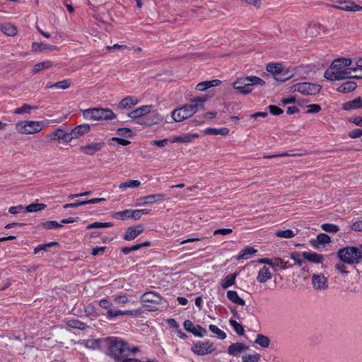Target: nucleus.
<instances>
[{
  "mask_svg": "<svg viewBox=\"0 0 362 362\" xmlns=\"http://www.w3.org/2000/svg\"><path fill=\"white\" fill-rule=\"evenodd\" d=\"M108 344V354L116 361L122 362L130 354L139 351L137 346L130 348L129 344L122 339L115 337H109L106 339Z\"/></svg>",
  "mask_w": 362,
  "mask_h": 362,
  "instance_id": "obj_1",
  "label": "nucleus"
},
{
  "mask_svg": "<svg viewBox=\"0 0 362 362\" xmlns=\"http://www.w3.org/2000/svg\"><path fill=\"white\" fill-rule=\"evenodd\" d=\"M350 59H335L324 73V77L329 81H339L351 78V71L347 67L351 65Z\"/></svg>",
  "mask_w": 362,
  "mask_h": 362,
  "instance_id": "obj_2",
  "label": "nucleus"
},
{
  "mask_svg": "<svg viewBox=\"0 0 362 362\" xmlns=\"http://www.w3.org/2000/svg\"><path fill=\"white\" fill-rule=\"evenodd\" d=\"M206 98L202 97H196L192 100V103L195 104H187L180 108L175 109L172 112V117L175 122H182L195 114L200 107H203V103Z\"/></svg>",
  "mask_w": 362,
  "mask_h": 362,
  "instance_id": "obj_3",
  "label": "nucleus"
},
{
  "mask_svg": "<svg viewBox=\"0 0 362 362\" xmlns=\"http://www.w3.org/2000/svg\"><path fill=\"white\" fill-rule=\"evenodd\" d=\"M255 85L262 86L265 85V81L256 76L240 77L233 83V88L239 93L248 95L252 93V86Z\"/></svg>",
  "mask_w": 362,
  "mask_h": 362,
  "instance_id": "obj_4",
  "label": "nucleus"
},
{
  "mask_svg": "<svg viewBox=\"0 0 362 362\" xmlns=\"http://www.w3.org/2000/svg\"><path fill=\"white\" fill-rule=\"evenodd\" d=\"M361 250L358 247L346 246L340 248L337 252V257L343 263L356 265L362 262V252Z\"/></svg>",
  "mask_w": 362,
  "mask_h": 362,
  "instance_id": "obj_5",
  "label": "nucleus"
},
{
  "mask_svg": "<svg viewBox=\"0 0 362 362\" xmlns=\"http://www.w3.org/2000/svg\"><path fill=\"white\" fill-rule=\"evenodd\" d=\"M86 119L95 121L112 120L116 118V115L109 108H88L83 111Z\"/></svg>",
  "mask_w": 362,
  "mask_h": 362,
  "instance_id": "obj_6",
  "label": "nucleus"
},
{
  "mask_svg": "<svg viewBox=\"0 0 362 362\" xmlns=\"http://www.w3.org/2000/svg\"><path fill=\"white\" fill-rule=\"evenodd\" d=\"M43 128V122L22 121L16 124V131L22 134H32L40 132Z\"/></svg>",
  "mask_w": 362,
  "mask_h": 362,
  "instance_id": "obj_7",
  "label": "nucleus"
},
{
  "mask_svg": "<svg viewBox=\"0 0 362 362\" xmlns=\"http://www.w3.org/2000/svg\"><path fill=\"white\" fill-rule=\"evenodd\" d=\"M295 91H298L305 95H315L320 93L321 86L315 83L303 82L293 86Z\"/></svg>",
  "mask_w": 362,
  "mask_h": 362,
  "instance_id": "obj_8",
  "label": "nucleus"
},
{
  "mask_svg": "<svg viewBox=\"0 0 362 362\" xmlns=\"http://www.w3.org/2000/svg\"><path fill=\"white\" fill-rule=\"evenodd\" d=\"M216 349L214 344L209 341H199L194 344L192 348V351L198 356H204L214 352Z\"/></svg>",
  "mask_w": 362,
  "mask_h": 362,
  "instance_id": "obj_9",
  "label": "nucleus"
},
{
  "mask_svg": "<svg viewBox=\"0 0 362 362\" xmlns=\"http://www.w3.org/2000/svg\"><path fill=\"white\" fill-rule=\"evenodd\" d=\"M332 7L347 12L361 11L362 6L351 0H337L333 2Z\"/></svg>",
  "mask_w": 362,
  "mask_h": 362,
  "instance_id": "obj_10",
  "label": "nucleus"
},
{
  "mask_svg": "<svg viewBox=\"0 0 362 362\" xmlns=\"http://www.w3.org/2000/svg\"><path fill=\"white\" fill-rule=\"evenodd\" d=\"M47 136L51 140L63 141L65 143H69L72 141V137L70 136V132H65L62 128H57L49 132Z\"/></svg>",
  "mask_w": 362,
  "mask_h": 362,
  "instance_id": "obj_11",
  "label": "nucleus"
},
{
  "mask_svg": "<svg viewBox=\"0 0 362 362\" xmlns=\"http://www.w3.org/2000/svg\"><path fill=\"white\" fill-rule=\"evenodd\" d=\"M185 329L193 334L196 337H202L206 334V330L199 325H194L193 322L189 320H187L183 323Z\"/></svg>",
  "mask_w": 362,
  "mask_h": 362,
  "instance_id": "obj_12",
  "label": "nucleus"
},
{
  "mask_svg": "<svg viewBox=\"0 0 362 362\" xmlns=\"http://www.w3.org/2000/svg\"><path fill=\"white\" fill-rule=\"evenodd\" d=\"M164 198L165 195L161 193L142 197L136 199V206L153 204L163 200Z\"/></svg>",
  "mask_w": 362,
  "mask_h": 362,
  "instance_id": "obj_13",
  "label": "nucleus"
},
{
  "mask_svg": "<svg viewBox=\"0 0 362 362\" xmlns=\"http://www.w3.org/2000/svg\"><path fill=\"white\" fill-rule=\"evenodd\" d=\"M144 230V226L139 224L135 226H131L126 229L125 233L123 236L124 240L130 241L135 239L138 235L142 233Z\"/></svg>",
  "mask_w": 362,
  "mask_h": 362,
  "instance_id": "obj_14",
  "label": "nucleus"
},
{
  "mask_svg": "<svg viewBox=\"0 0 362 362\" xmlns=\"http://www.w3.org/2000/svg\"><path fill=\"white\" fill-rule=\"evenodd\" d=\"M142 313V309H136V310H110L107 313V318L108 320H112L118 316L120 315H130V316H137L141 315Z\"/></svg>",
  "mask_w": 362,
  "mask_h": 362,
  "instance_id": "obj_15",
  "label": "nucleus"
},
{
  "mask_svg": "<svg viewBox=\"0 0 362 362\" xmlns=\"http://www.w3.org/2000/svg\"><path fill=\"white\" fill-rule=\"evenodd\" d=\"M162 297L157 292L150 291L145 292L141 296V301L144 303H151L155 305H160L162 302Z\"/></svg>",
  "mask_w": 362,
  "mask_h": 362,
  "instance_id": "obj_16",
  "label": "nucleus"
},
{
  "mask_svg": "<svg viewBox=\"0 0 362 362\" xmlns=\"http://www.w3.org/2000/svg\"><path fill=\"white\" fill-rule=\"evenodd\" d=\"M105 146V142H93L86 146H81L80 151L83 152L86 155L93 156L96 152L102 150Z\"/></svg>",
  "mask_w": 362,
  "mask_h": 362,
  "instance_id": "obj_17",
  "label": "nucleus"
},
{
  "mask_svg": "<svg viewBox=\"0 0 362 362\" xmlns=\"http://www.w3.org/2000/svg\"><path fill=\"white\" fill-rule=\"evenodd\" d=\"M249 349V346L242 342H236L231 344L227 349L228 355L232 356H238L240 354L243 353Z\"/></svg>",
  "mask_w": 362,
  "mask_h": 362,
  "instance_id": "obj_18",
  "label": "nucleus"
},
{
  "mask_svg": "<svg viewBox=\"0 0 362 362\" xmlns=\"http://www.w3.org/2000/svg\"><path fill=\"white\" fill-rule=\"evenodd\" d=\"M114 218L126 220L128 218H132L134 220H139V215L137 209H126L124 211H120L115 212L113 216Z\"/></svg>",
  "mask_w": 362,
  "mask_h": 362,
  "instance_id": "obj_19",
  "label": "nucleus"
},
{
  "mask_svg": "<svg viewBox=\"0 0 362 362\" xmlns=\"http://www.w3.org/2000/svg\"><path fill=\"white\" fill-rule=\"evenodd\" d=\"M312 284L314 288L317 290H324L328 287L327 279L323 274H313L312 276Z\"/></svg>",
  "mask_w": 362,
  "mask_h": 362,
  "instance_id": "obj_20",
  "label": "nucleus"
},
{
  "mask_svg": "<svg viewBox=\"0 0 362 362\" xmlns=\"http://www.w3.org/2000/svg\"><path fill=\"white\" fill-rule=\"evenodd\" d=\"M199 137V134L197 133H186L182 134L180 136H175L170 139L171 143H185L188 144L192 142L194 139H197Z\"/></svg>",
  "mask_w": 362,
  "mask_h": 362,
  "instance_id": "obj_21",
  "label": "nucleus"
},
{
  "mask_svg": "<svg viewBox=\"0 0 362 362\" xmlns=\"http://www.w3.org/2000/svg\"><path fill=\"white\" fill-rule=\"evenodd\" d=\"M90 127L88 124H82L76 126L70 131V136L72 137V140L78 139L82 135L87 134L90 132Z\"/></svg>",
  "mask_w": 362,
  "mask_h": 362,
  "instance_id": "obj_22",
  "label": "nucleus"
},
{
  "mask_svg": "<svg viewBox=\"0 0 362 362\" xmlns=\"http://www.w3.org/2000/svg\"><path fill=\"white\" fill-rule=\"evenodd\" d=\"M151 105H142L128 113V117L132 119L141 118L151 112Z\"/></svg>",
  "mask_w": 362,
  "mask_h": 362,
  "instance_id": "obj_23",
  "label": "nucleus"
},
{
  "mask_svg": "<svg viewBox=\"0 0 362 362\" xmlns=\"http://www.w3.org/2000/svg\"><path fill=\"white\" fill-rule=\"evenodd\" d=\"M163 120V117H161L157 112L150 113L147 117L142 119V121H138L137 123L143 124L146 126H152L156 124H158L160 122Z\"/></svg>",
  "mask_w": 362,
  "mask_h": 362,
  "instance_id": "obj_24",
  "label": "nucleus"
},
{
  "mask_svg": "<svg viewBox=\"0 0 362 362\" xmlns=\"http://www.w3.org/2000/svg\"><path fill=\"white\" fill-rule=\"evenodd\" d=\"M32 47L33 50L35 51H40L44 52H53L59 49L57 46L49 45L46 42H35L33 43Z\"/></svg>",
  "mask_w": 362,
  "mask_h": 362,
  "instance_id": "obj_25",
  "label": "nucleus"
},
{
  "mask_svg": "<svg viewBox=\"0 0 362 362\" xmlns=\"http://www.w3.org/2000/svg\"><path fill=\"white\" fill-rule=\"evenodd\" d=\"M331 242L330 237L326 233H320L317 236V239H311L310 243L311 245L315 248H319L320 245H325Z\"/></svg>",
  "mask_w": 362,
  "mask_h": 362,
  "instance_id": "obj_26",
  "label": "nucleus"
},
{
  "mask_svg": "<svg viewBox=\"0 0 362 362\" xmlns=\"http://www.w3.org/2000/svg\"><path fill=\"white\" fill-rule=\"evenodd\" d=\"M341 108L346 111H351L361 108V97L358 96L352 100L343 103Z\"/></svg>",
  "mask_w": 362,
  "mask_h": 362,
  "instance_id": "obj_27",
  "label": "nucleus"
},
{
  "mask_svg": "<svg viewBox=\"0 0 362 362\" xmlns=\"http://www.w3.org/2000/svg\"><path fill=\"white\" fill-rule=\"evenodd\" d=\"M302 255L304 259H307L310 262L320 264L322 263L324 260L323 255L318 254L317 252H303Z\"/></svg>",
  "mask_w": 362,
  "mask_h": 362,
  "instance_id": "obj_28",
  "label": "nucleus"
},
{
  "mask_svg": "<svg viewBox=\"0 0 362 362\" xmlns=\"http://www.w3.org/2000/svg\"><path fill=\"white\" fill-rule=\"evenodd\" d=\"M138 99L133 96H127L123 98L117 105L119 109H127L136 105Z\"/></svg>",
  "mask_w": 362,
  "mask_h": 362,
  "instance_id": "obj_29",
  "label": "nucleus"
},
{
  "mask_svg": "<svg viewBox=\"0 0 362 362\" xmlns=\"http://www.w3.org/2000/svg\"><path fill=\"white\" fill-rule=\"evenodd\" d=\"M272 277V275L269 269L264 266L259 269L257 280L259 283H265L269 279H271Z\"/></svg>",
  "mask_w": 362,
  "mask_h": 362,
  "instance_id": "obj_30",
  "label": "nucleus"
},
{
  "mask_svg": "<svg viewBox=\"0 0 362 362\" xmlns=\"http://www.w3.org/2000/svg\"><path fill=\"white\" fill-rule=\"evenodd\" d=\"M257 252V250L256 249H255L254 247H250V246H247V247H245L244 249H243L238 256L237 257V259L238 260H240L241 259H250L253 255H255L256 252Z\"/></svg>",
  "mask_w": 362,
  "mask_h": 362,
  "instance_id": "obj_31",
  "label": "nucleus"
},
{
  "mask_svg": "<svg viewBox=\"0 0 362 362\" xmlns=\"http://www.w3.org/2000/svg\"><path fill=\"white\" fill-rule=\"evenodd\" d=\"M227 298L229 300H230L232 303L238 305H245V301L244 299L240 298L238 293L235 291H227Z\"/></svg>",
  "mask_w": 362,
  "mask_h": 362,
  "instance_id": "obj_32",
  "label": "nucleus"
},
{
  "mask_svg": "<svg viewBox=\"0 0 362 362\" xmlns=\"http://www.w3.org/2000/svg\"><path fill=\"white\" fill-rule=\"evenodd\" d=\"M357 87L356 82L353 81H348L342 83L337 88V91L339 93H349L354 90Z\"/></svg>",
  "mask_w": 362,
  "mask_h": 362,
  "instance_id": "obj_33",
  "label": "nucleus"
},
{
  "mask_svg": "<svg viewBox=\"0 0 362 362\" xmlns=\"http://www.w3.org/2000/svg\"><path fill=\"white\" fill-rule=\"evenodd\" d=\"M283 68V65L281 63H269L267 65L266 69L268 72L273 74L274 79L275 80L276 76L280 74Z\"/></svg>",
  "mask_w": 362,
  "mask_h": 362,
  "instance_id": "obj_34",
  "label": "nucleus"
},
{
  "mask_svg": "<svg viewBox=\"0 0 362 362\" xmlns=\"http://www.w3.org/2000/svg\"><path fill=\"white\" fill-rule=\"evenodd\" d=\"M0 30L8 36H15L18 33L16 27L9 23L0 25Z\"/></svg>",
  "mask_w": 362,
  "mask_h": 362,
  "instance_id": "obj_35",
  "label": "nucleus"
},
{
  "mask_svg": "<svg viewBox=\"0 0 362 362\" xmlns=\"http://www.w3.org/2000/svg\"><path fill=\"white\" fill-rule=\"evenodd\" d=\"M237 274H231L225 276L223 279H221L220 284L221 287L224 289L228 288V287L233 286L235 282V279L237 277Z\"/></svg>",
  "mask_w": 362,
  "mask_h": 362,
  "instance_id": "obj_36",
  "label": "nucleus"
},
{
  "mask_svg": "<svg viewBox=\"0 0 362 362\" xmlns=\"http://www.w3.org/2000/svg\"><path fill=\"white\" fill-rule=\"evenodd\" d=\"M205 134H211V135H223L226 136L228 135L230 130L227 127L222 128H211L209 127L204 130Z\"/></svg>",
  "mask_w": 362,
  "mask_h": 362,
  "instance_id": "obj_37",
  "label": "nucleus"
},
{
  "mask_svg": "<svg viewBox=\"0 0 362 362\" xmlns=\"http://www.w3.org/2000/svg\"><path fill=\"white\" fill-rule=\"evenodd\" d=\"M66 325L71 328L77 329L79 330H85L88 328V326L84 322L75 319H71L67 321Z\"/></svg>",
  "mask_w": 362,
  "mask_h": 362,
  "instance_id": "obj_38",
  "label": "nucleus"
},
{
  "mask_svg": "<svg viewBox=\"0 0 362 362\" xmlns=\"http://www.w3.org/2000/svg\"><path fill=\"white\" fill-rule=\"evenodd\" d=\"M52 66V62L49 60L43 61L37 63L33 68V73L37 74L42 70L49 69Z\"/></svg>",
  "mask_w": 362,
  "mask_h": 362,
  "instance_id": "obj_39",
  "label": "nucleus"
},
{
  "mask_svg": "<svg viewBox=\"0 0 362 362\" xmlns=\"http://www.w3.org/2000/svg\"><path fill=\"white\" fill-rule=\"evenodd\" d=\"M255 343L259 345L262 348H267L270 344V339L268 337L262 334H257Z\"/></svg>",
  "mask_w": 362,
  "mask_h": 362,
  "instance_id": "obj_40",
  "label": "nucleus"
},
{
  "mask_svg": "<svg viewBox=\"0 0 362 362\" xmlns=\"http://www.w3.org/2000/svg\"><path fill=\"white\" fill-rule=\"evenodd\" d=\"M47 207L45 204L32 203L25 207V211L29 213L44 210Z\"/></svg>",
  "mask_w": 362,
  "mask_h": 362,
  "instance_id": "obj_41",
  "label": "nucleus"
},
{
  "mask_svg": "<svg viewBox=\"0 0 362 362\" xmlns=\"http://www.w3.org/2000/svg\"><path fill=\"white\" fill-rule=\"evenodd\" d=\"M304 153H295L294 151H290L279 154H274L271 156H264V158H272L276 157H286V156H300L304 155Z\"/></svg>",
  "mask_w": 362,
  "mask_h": 362,
  "instance_id": "obj_42",
  "label": "nucleus"
},
{
  "mask_svg": "<svg viewBox=\"0 0 362 362\" xmlns=\"http://www.w3.org/2000/svg\"><path fill=\"white\" fill-rule=\"evenodd\" d=\"M261 356L259 354H245L242 356L243 362H259Z\"/></svg>",
  "mask_w": 362,
  "mask_h": 362,
  "instance_id": "obj_43",
  "label": "nucleus"
},
{
  "mask_svg": "<svg viewBox=\"0 0 362 362\" xmlns=\"http://www.w3.org/2000/svg\"><path fill=\"white\" fill-rule=\"evenodd\" d=\"M229 324L238 335L242 336L244 334L245 331L243 325L238 323L236 320L230 319Z\"/></svg>",
  "mask_w": 362,
  "mask_h": 362,
  "instance_id": "obj_44",
  "label": "nucleus"
},
{
  "mask_svg": "<svg viewBox=\"0 0 362 362\" xmlns=\"http://www.w3.org/2000/svg\"><path fill=\"white\" fill-rule=\"evenodd\" d=\"M37 109V107L36 106H31L28 104H23V106L20 107H17L15 110H14V113L15 114H18V115H20V114H24V113H29L30 111L31 110H36Z\"/></svg>",
  "mask_w": 362,
  "mask_h": 362,
  "instance_id": "obj_45",
  "label": "nucleus"
},
{
  "mask_svg": "<svg viewBox=\"0 0 362 362\" xmlns=\"http://www.w3.org/2000/svg\"><path fill=\"white\" fill-rule=\"evenodd\" d=\"M293 74L290 73L288 70H284V68L279 75L276 76L275 81L282 83L284 82L292 77Z\"/></svg>",
  "mask_w": 362,
  "mask_h": 362,
  "instance_id": "obj_46",
  "label": "nucleus"
},
{
  "mask_svg": "<svg viewBox=\"0 0 362 362\" xmlns=\"http://www.w3.org/2000/svg\"><path fill=\"white\" fill-rule=\"evenodd\" d=\"M42 226L43 228L47 230L57 229L62 227V224L56 221H45L42 224Z\"/></svg>",
  "mask_w": 362,
  "mask_h": 362,
  "instance_id": "obj_47",
  "label": "nucleus"
},
{
  "mask_svg": "<svg viewBox=\"0 0 362 362\" xmlns=\"http://www.w3.org/2000/svg\"><path fill=\"white\" fill-rule=\"evenodd\" d=\"M209 329L212 333L216 334L217 337L219 338L220 339H226V334L223 331L220 329L217 326L214 325H210L209 326Z\"/></svg>",
  "mask_w": 362,
  "mask_h": 362,
  "instance_id": "obj_48",
  "label": "nucleus"
},
{
  "mask_svg": "<svg viewBox=\"0 0 362 362\" xmlns=\"http://www.w3.org/2000/svg\"><path fill=\"white\" fill-rule=\"evenodd\" d=\"M296 235V233H294L291 229H287L285 230H277L276 232V235L279 238H293Z\"/></svg>",
  "mask_w": 362,
  "mask_h": 362,
  "instance_id": "obj_49",
  "label": "nucleus"
},
{
  "mask_svg": "<svg viewBox=\"0 0 362 362\" xmlns=\"http://www.w3.org/2000/svg\"><path fill=\"white\" fill-rule=\"evenodd\" d=\"M113 224L110 222L107 223H101V222H94L88 224L86 226V229H92V228H108L112 226Z\"/></svg>",
  "mask_w": 362,
  "mask_h": 362,
  "instance_id": "obj_50",
  "label": "nucleus"
},
{
  "mask_svg": "<svg viewBox=\"0 0 362 362\" xmlns=\"http://www.w3.org/2000/svg\"><path fill=\"white\" fill-rule=\"evenodd\" d=\"M141 182L139 180H129L127 182H122L119 187V189H125V188H134L140 186Z\"/></svg>",
  "mask_w": 362,
  "mask_h": 362,
  "instance_id": "obj_51",
  "label": "nucleus"
},
{
  "mask_svg": "<svg viewBox=\"0 0 362 362\" xmlns=\"http://www.w3.org/2000/svg\"><path fill=\"white\" fill-rule=\"evenodd\" d=\"M291 267L288 262H284L281 258H276L274 259L272 267H279L282 269H288Z\"/></svg>",
  "mask_w": 362,
  "mask_h": 362,
  "instance_id": "obj_52",
  "label": "nucleus"
},
{
  "mask_svg": "<svg viewBox=\"0 0 362 362\" xmlns=\"http://www.w3.org/2000/svg\"><path fill=\"white\" fill-rule=\"evenodd\" d=\"M321 228L328 233H337L339 230L337 225L332 223H323L321 226Z\"/></svg>",
  "mask_w": 362,
  "mask_h": 362,
  "instance_id": "obj_53",
  "label": "nucleus"
},
{
  "mask_svg": "<svg viewBox=\"0 0 362 362\" xmlns=\"http://www.w3.org/2000/svg\"><path fill=\"white\" fill-rule=\"evenodd\" d=\"M58 245V243L56 242V241H54V242H50L49 243H47V244H42V245H39L38 246H37L35 249H34V252L33 253L34 254H37L40 251H42V250H44V251H47V248L48 247H50L53 245Z\"/></svg>",
  "mask_w": 362,
  "mask_h": 362,
  "instance_id": "obj_54",
  "label": "nucleus"
},
{
  "mask_svg": "<svg viewBox=\"0 0 362 362\" xmlns=\"http://www.w3.org/2000/svg\"><path fill=\"white\" fill-rule=\"evenodd\" d=\"M71 81L70 79H64L61 81L54 83V88H61L63 90L67 89L70 87Z\"/></svg>",
  "mask_w": 362,
  "mask_h": 362,
  "instance_id": "obj_55",
  "label": "nucleus"
},
{
  "mask_svg": "<svg viewBox=\"0 0 362 362\" xmlns=\"http://www.w3.org/2000/svg\"><path fill=\"white\" fill-rule=\"evenodd\" d=\"M99 305L100 307H101L103 309H105L107 310V313L110 311V310H113L112 309L113 305L112 303L107 299L106 298H103V299H101L100 301H99Z\"/></svg>",
  "mask_w": 362,
  "mask_h": 362,
  "instance_id": "obj_56",
  "label": "nucleus"
},
{
  "mask_svg": "<svg viewBox=\"0 0 362 362\" xmlns=\"http://www.w3.org/2000/svg\"><path fill=\"white\" fill-rule=\"evenodd\" d=\"M117 134L121 136L132 137V131L129 128L122 127L117 130Z\"/></svg>",
  "mask_w": 362,
  "mask_h": 362,
  "instance_id": "obj_57",
  "label": "nucleus"
},
{
  "mask_svg": "<svg viewBox=\"0 0 362 362\" xmlns=\"http://www.w3.org/2000/svg\"><path fill=\"white\" fill-rule=\"evenodd\" d=\"M302 253H299L298 252H293L291 254V258L292 259H293L296 262V264H297L299 266H301L303 262V260L302 259Z\"/></svg>",
  "mask_w": 362,
  "mask_h": 362,
  "instance_id": "obj_58",
  "label": "nucleus"
},
{
  "mask_svg": "<svg viewBox=\"0 0 362 362\" xmlns=\"http://www.w3.org/2000/svg\"><path fill=\"white\" fill-rule=\"evenodd\" d=\"M307 113L308 114H312V113H317L321 110V106L318 104H311L307 105Z\"/></svg>",
  "mask_w": 362,
  "mask_h": 362,
  "instance_id": "obj_59",
  "label": "nucleus"
},
{
  "mask_svg": "<svg viewBox=\"0 0 362 362\" xmlns=\"http://www.w3.org/2000/svg\"><path fill=\"white\" fill-rule=\"evenodd\" d=\"M139 250V246L138 244L134 245L131 247H123L121 248V252L124 255H127L131 252L136 251Z\"/></svg>",
  "mask_w": 362,
  "mask_h": 362,
  "instance_id": "obj_60",
  "label": "nucleus"
},
{
  "mask_svg": "<svg viewBox=\"0 0 362 362\" xmlns=\"http://www.w3.org/2000/svg\"><path fill=\"white\" fill-rule=\"evenodd\" d=\"M269 112L273 115H280L284 112V110L278 106L271 105L268 107Z\"/></svg>",
  "mask_w": 362,
  "mask_h": 362,
  "instance_id": "obj_61",
  "label": "nucleus"
},
{
  "mask_svg": "<svg viewBox=\"0 0 362 362\" xmlns=\"http://www.w3.org/2000/svg\"><path fill=\"white\" fill-rule=\"evenodd\" d=\"M345 263L339 262L335 264V269L341 274L346 276L348 274V271L346 270V267L344 264Z\"/></svg>",
  "mask_w": 362,
  "mask_h": 362,
  "instance_id": "obj_62",
  "label": "nucleus"
},
{
  "mask_svg": "<svg viewBox=\"0 0 362 362\" xmlns=\"http://www.w3.org/2000/svg\"><path fill=\"white\" fill-rule=\"evenodd\" d=\"M348 136L351 139L360 138L362 136V129H355L349 132Z\"/></svg>",
  "mask_w": 362,
  "mask_h": 362,
  "instance_id": "obj_63",
  "label": "nucleus"
},
{
  "mask_svg": "<svg viewBox=\"0 0 362 362\" xmlns=\"http://www.w3.org/2000/svg\"><path fill=\"white\" fill-rule=\"evenodd\" d=\"M115 301L119 304H126L129 302V299L127 295H121L115 296Z\"/></svg>",
  "mask_w": 362,
  "mask_h": 362,
  "instance_id": "obj_64",
  "label": "nucleus"
}]
</instances>
